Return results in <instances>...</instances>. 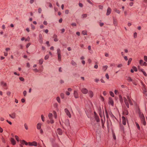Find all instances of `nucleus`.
Segmentation results:
<instances>
[{"label": "nucleus", "mask_w": 147, "mask_h": 147, "mask_svg": "<svg viewBox=\"0 0 147 147\" xmlns=\"http://www.w3.org/2000/svg\"><path fill=\"white\" fill-rule=\"evenodd\" d=\"M57 54L58 55V59L59 61H61V51L59 49H58L57 50Z\"/></svg>", "instance_id": "f257e3e1"}, {"label": "nucleus", "mask_w": 147, "mask_h": 147, "mask_svg": "<svg viewBox=\"0 0 147 147\" xmlns=\"http://www.w3.org/2000/svg\"><path fill=\"white\" fill-rule=\"evenodd\" d=\"M122 119V123L124 125H126V121L127 122V118H125L124 116H122L121 117Z\"/></svg>", "instance_id": "f03ea898"}, {"label": "nucleus", "mask_w": 147, "mask_h": 147, "mask_svg": "<svg viewBox=\"0 0 147 147\" xmlns=\"http://www.w3.org/2000/svg\"><path fill=\"white\" fill-rule=\"evenodd\" d=\"M138 114L140 120L142 119H145L144 115L143 114V113L140 112V109H139L138 111Z\"/></svg>", "instance_id": "7ed1b4c3"}, {"label": "nucleus", "mask_w": 147, "mask_h": 147, "mask_svg": "<svg viewBox=\"0 0 147 147\" xmlns=\"http://www.w3.org/2000/svg\"><path fill=\"white\" fill-rule=\"evenodd\" d=\"M28 145L29 146H37V144L36 142L33 141L32 142H29L28 143Z\"/></svg>", "instance_id": "20e7f679"}, {"label": "nucleus", "mask_w": 147, "mask_h": 147, "mask_svg": "<svg viewBox=\"0 0 147 147\" xmlns=\"http://www.w3.org/2000/svg\"><path fill=\"white\" fill-rule=\"evenodd\" d=\"M124 102L128 108H129V101L128 100H127V99L125 98L124 97L123 98Z\"/></svg>", "instance_id": "39448f33"}, {"label": "nucleus", "mask_w": 147, "mask_h": 147, "mask_svg": "<svg viewBox=\"0 0 147 147\" xmlns=\"http://www.w3.org/2000/svg\"><path fill=\"white\" fill-rule=\"evenodd\" d=\"M1 84L3 87H5V89H7V84L5 82H4L2 81L1 82Z\"/></svg>", "instance_id": "423d86ee"}, {"label": "nucleus", "mask_w": 147, "mask_h": 147, "mask_svg": "<svg viewBox=\"0 0 147 147\" xmlns=\"http://www.w3.org/2000/svg\"><path fill=\"white\" fill-rule=\"evenodd\" d=\"M65 112L66 113L67 115L70 118L71 117V115L69 111L67 109H65Z\"/></svg>", "instance_id": "0eeeda50"}, {"label": "nucleus", "mask_w": 147, "mask_h": 147, "mask_svg": "<svg viewBox=\"0 0 147 147\" xmlns=\"http://www.w3.org/2000/svg\"><path fill=\"white\" fill-rule=\"evenodd\" d=\"M38 40L39 42L40 43H42L43 42V38L42 35L41 34H40L39 35V39Z\"/></svg>", "instance_id": "6e6552de"}, {"label": "nucleus", "mask_w": 147, "mask_h": 147, "mask_svg": "<svg viewBox=\"0 0 147 147\" xmlns=\"http://www.w3.org/2000/svg\"><path fill=\"white\" fill-rule=\"evenodd\" d=\"M82 92L84 94H86L88 92V90L87 89L85 88H83L81 90Z\"/></svg>", "instance_id": "1a4fd4ad"}, {"label": "nucleus", "mask_w": 147, "mask_h": 147, "mask_svg": "<svg viewBox=\"0 0 147 147\" xmlns=\"http://www.w3.org/2000/svg\"><path fill=\"white\" fill-rule=\"evenodd\" d=\"M111 11V9L109 7H108L107 9V12L106 13V15L107 16L109 15L110 14Z\"/></svg>", "instance_id": "9d476101"}, {"label": "nucleus", "mask_w": 147, "mask_h": 147, "mask_svg": "<svg viewBox=\"0 0 147 147\" xmlns=\"http://www.w3.org/2000/svg\"><path fill=\"white\" fill-rule=\"evenodd\" d=\"M57 133L59 135H61L62 134V129L60 128H58L57 129Z\"/></svg>", "instance_id": "9b49d317"}, {"label": "nucleus", "mask_w": 147, "mask_h": 147, "mask_svg": "<svg viewBox=\"0 0 147 147\" xmlns=\"http://www.w3.org/2000/svg\"><path fill=\"white\" fill-rule=\"evenodd\" d=\"M74 96L76 98H78L79 97V95L77 91H74Z\"/></svg>", "instance_id": "f8f14e48"}, {"label": "nucleus", "mask_w": 147, "mask_h": 147, "mask_svg": "<svg viewBox=\"0 0 147 147\" xmlns=\"http://www.w3.org/2000/svg\"><path fill=\"white\" fill-rule=\"evenodd\" d=\"M127 99L128 100V101L129 102V103L130 105H133V102H132L131 100L130 99L129 96H127Z\"/></svg>", "instance_id": "ddd939ff"}, {"label": "nucleus", "mask_w": 147, "mask_h": 147, "mask_svg": "<svg viewBox=\"0 0 147 147\" xmlns=\"http://www.w3.org/2000/svg\"><path fill=\"white\" fill-rule=\"evenodd\" d=\"M53 38L54 39V40L55 42L57 41L58 40V39L57 38V36L56 34H54L53 35Z\"/></svg>", "instance_id": "4468645a"}, {"label": "nucleus", "mask_w": 147, "mask_h": 147, "mask_svg": "<svg viewBox=\"0 0 147 147\" xmlns=\"http://www.w3.org/2000/svg\"><path fill=\"white\" fill-rule=\"evenodd\" d=\"M113 23L115 26H117L118 24L117 19L114 18H113Z\"/></svg>", "instance_id": "2eb2a0df"}, {"label": "nucleus", "mask_w": 147, "mask_h": 147, "mask_svg": "<svg viewBox=\"0 0 147 147\" xmlns=\"http://www.w3.org/2000/svg\"><path fill=\"white\" fill-rule=\"evenodd\" d=\"M11 143L13 145H14L16 144V142L15 140L13 138H11Z\"/></svg>", "instance_id": "dca6fc26"}, {"label": "nucleus", "mask_w": 147, "mask_h": 147, "mask_svg": "<svg viewBox=\"0 0 147 147\" xmlns=\"http://www.w3.org/2000/svg\"><path fill=\"white\" fill-rule=\"evenodd\" d=\"M104 119H105V116L104 115ZM101 121L102 127L103 128H104V125L105 121H103L102 119H101Z\"/></svg>", "instance_id": "f3484780"}, {"label": "nucleus", "mask_w": 147, "mask_h": 147, "mask_svg": "<svg viewBox=\"0 0 147 147\" xmlns=\"http://www.w3.org/2000/svg\"><path fill=\"white\" fill-rule=\"evenodd\" d=\"M88 94L90 97V98L93 97L94 95V94L93 92L92 91H89L88 92Z\"/></svg>", "instance_id": "a211bd4d"}, {"label": "nucleus", "mask_w": 147, "mask_h": 147, "mask_svg": "<svg viewBox=\"0 0 147 147\" xmlns=\"http://www.w3.org/2000/svg\"><path fill=\"white\" fill-rule=\"evenodd\" d=\"M16 115V113H14L11 114H9V116L11 118L13 119H14L15 118Z\"/></svg>", "instance_id": "6ab92c4d"}, {"label": "nucleus", "mask_w": 147, "mask_h": 147, "mask_svg": "<svg viewBox=\"0 0 147 147\" xmlns=\"http://www.w3.org/2000/svg\"><path fill=\"white\" fill-rule=\"evenodd\" d=\"M123 113L126 115H127L128 114V112L127 109H125L123 111Z\"/></svg>", "instance_id": "aec40b11"}, {"label": "nucleus", "mask_w": 147, "mask_h": 147, "mask_svg": "<svg viewBox=\"0 0 147 147\" xmlns=\"http://www.w3.org/2000/svg\"><path fill=\"white\" fill-rule=\"evenodd\" d=\"M94 117L97 122H100V119L98 115L95 116H94Z\"/></svg>", "instance_id": "412c9836"}, {"label": "nucleus", "mask_w": 147, "mask_h": 147, "mask_svg": "<svg viewBox=\"0 0 147 147\" xmlns=\"http://www.w3.org/2000/svg\"><path fill=\"white\" fill-rule=\"evenodd\" d=\"M141 123L144 126L146 125V123L145 119L141 120Z\"/></svg>", "instance_id": "4be33fe9"}, {"label": "nucleus", "mask_w": 147, "mask_h": 147, "mask_svg": "<svg viewBox=\"0 0 147 147\" xmlns=\"http://www.w3.org/2000/svg\"><path fill=\"white\" fill-rule=\"evenodd\" d=\"M71 64L75 66H76L77 64L74 61L72 60L71 61Z\"/></svg>", "instance_id": "5701e85b"}, {"label": "nucleus", "mask_w": 147, "mask_h": 147, "mask_svg": "<svg viewBox=\"0 0 147 147\" xmlns=\"http://www.w3.org/2000/svg\"><path fill=\"white\" fill-rule=\"evenodd\" d=\"M41 127V124L40 123H38L37 125V128L38 129H40Z\"/></svg>", "instance_id": "b1692460"}, {"label": "nucleus", "mask_w": 147, "mask_h": 147, "mask_svg": "<svg viewBox=\"0 0 147 147\" xmlns=\"http://www.w3.org/2000/svg\"><path fill=\"white\" fill-rule=\"evenodd\" d=\"M135 124H136V126L137 127V128L139 130H140V126L138 123L136 122H135Z\"/></svg>", "instance_id": "393cba45"}, {"label": "nucleus", "mask_w": 147, "mask_h": 147, "mask_svg": "<svg viewBox=\"0 0 147 147\" xmlns=\"http://www.w3.org/2000/svg\"><path fill=\"white\" fill-rule=\"evenodd\" d=\"M55 118V119L57 118V114L56 112L55 111H53V112Z\"/></svg>", "instance_id": "a878e982"}, {"label": "nucleus", "mask_w": 147, "mask_h": 147, "mask_svg": "<svg viewBox=\"0 0 147 147\" xmlns=\"http://www.w3.org/2000/svg\"><path fill=\"white\" fill-rule=\"evenodd\" d=\"M127 80L129 82L132 81V80L131 79V78L130 77H128Z\"/></svg>", "instance_id": "bb28decb"}, {"label": "nucleus", "mask_w": 147, "mask_h": 147, "mask_svg": "<svg viewBox=\"0 0 147 147\" xmlns=\"http://www.w3.org/2000/svg\"><path fill=\"white\" fill-rule=\"evenodd\" d=\"M43 59H41L39 61V63L40 65H41L42 64L43 62Z\"/></svg>", "instance_id": "cd10ccee"}, {"label": "nucleus", "mask_w": 147, "mask_h": 147, "mask_svg": "<svg viewBox=\"0 0 147 147\" xmlns=\"http://www.w3.org/2000/svg\"><path fill=\"white\" fill-rule=\"evenodd\" d=\"M132 60V59L131 58L129 59L128 62V65H129L131 63V62Z\"/></svg>", "instance_id": "c85d7f7f"}, {"label": "nucleus", "mask_w": 147, "mask_h": 147, "mask_svg": "<svg viewBox=\"0 0 147 147\" xmlns=\"http://www.w3.org/2000/svg\"><path fill=\"white\" fill-rule=\"evenodd\" d=\"M82 34L84 35H86L87 34V32L86 31H83L82 32Z\"/></svg>", "instance_id": "c756f323"}, {"label": "nucleus", "mask_w": 147, "mask_h": 147, "mask_svg": "<svg viewBox=\"0 0 147 147\" xmlns=\"http://www.w3.org/2000/svg\"><path fill=\"white\" fill-rule=\"evenodd\" d=\"M105 114H106V117H107V118H109V116H108V112H107V110H106V109L105 110Z\"/></svg>", "instance_id": "7c9ffc66"}, {"label": "nucleus", "mask_w": 147, "mask_h": 147, "mask_svg": "<svg viewBox=\"0 0 147 147\" xmlns=\"http://www.w3.org/2000/svg\"><path fill=\"white\" fill-rule=\"evenodd\" d=\"M56 99L59 103H60L61 102L60 99L59 97H57L56 98Z\"/></svg>", "instance_id": "2f4dec72"}, {"label": "nucleus", "mask_w": 147, "mask_h": 147, "mask_svg": "<svg viewBox=\"0 0 147 147\" xmlns=\"http://www.w3.org/2000/svg\"><path fill=\"white\" fill-rule=\"evenodd\" d=\"M143 92L146 96L147 95V90L146 89H145L143 90Z\"/></svg>", "instance_id": "473e14b6"}, {"label": "nucleus", "mask_w": 147, "mask_h": 147, "mask_svg": "<svg viewBox=\"0 0 147 147\" xmlns=\"http://www.w3.org/2000/svg\"><path fill=\"white\" fill-rule=\"evenodd\" d=\"M53 116V115L51 113H49L48 115V117L49 119H51Z\"/></svg>", "instance_id": "72a5a7b5"}, {"label": "nucleus", "mask_w": 147, "mask_h": 147, "mask_svg": "<svg viewBox=\"0 0 147 147\" xmlns=\"http://www.w3.org/2000/svg\"><path fill=\"white\" fill-rule=\"evenodd\" d=\"M60 96L62 98H63L64 97V94L63 93H61L60 94Z\"/></svg>", "instance_id": "f704fd0d"}, {"label": "nucleus", "mask_w": 147, "mask_h": 147, "mask_svg": "<svg viewBox=\"0 0 147 147\" xmlns=\"http://www.w3.org/2000/svg\"><path fill=\"white\" fill-rule=\"evenodd\" d=\"M144 62L143 60H140V64L141 65H142L143 63H144Z\"/></svg>", "instance_id": "c9c22d12"}, {"label": "nucleus", "mask_w": 147, "mask_h": 147, "mask_svg": "<svg viewBox=\"0 0 147 147\" xmlns=\"http://www.w3.org/2000/svg\"><path fill=\"white\" fill-rule=\"evenodd\" d=\"M107 68V66H104L103 67V69L104 71H105Z\"/></svg>", "instance_id": "e433bc0d"}, {"label": "nucleus", "mask_w": 147, "mask_h": 147, "mask_svg": "<svg viewBox=\"0 0 147 147\" xmlns=\"http://www.w3.org/2000/svg\"><path fill=\"white\" fill-rule=\"evenodd\" d=\"M87 16V15L86 14H83L82 15V16L83 18L86 17Z\"/></svg>", "instance_id": "4c0bfd02"}, {"label": "nucleus", "mask_w": 147, "mask_h": 147, "mask_svg": "<svg viewBox=\"0 0 147 147\" xmlns=\"http://www.w3.org/2000/svg\"><path fill=\"white\" fill-rule=\"evenodd\" d=\"M132 68H133V69L135 71H137L138 69L136 67L134 66Z\"/></svg>", "instance_id": "58836bf2"}, {"label": "nucleus", "mask_w": 147, "mask_h": 147, "mask_svg": "<svg viewBox=\"0 0 147 147\" xmlns=\"http://www.w3.org/2000/svg\"><path fill=\"white\" fill-rule=\"evenodd\" d=\"M110 95L112 97H114V94L113 92L111 91L110 92Z\"/></svg>", "instance_id": "ea45409f"}, {"label": "nucleus", "mask_w": 147, "mask_h": 147, "mask_svg": "<svg viewBox=\"0 0 147 147\" xmlns=\"http://www.w3.org/2000/svg\"><path fill=\"white\" fill-rule=\"evenodd\" d=\"M110 103L111 105L113 106V101L112 100H110Z\"/></svg>", "instance_id": "a19ab883"}, {"label": "nucleus", "mask_w": 147, "mask_h": 147, "mask_svg": "<svg viewBox=\"0 0 147 147\" xmlns=\"http://www.w3.org/2000/svg\"><path fill=\"white\" fill-rule=\"evenodd\" d=\"M49 55H47L45 56V60H47V59H48L49 58Z\"/></svg>", "instance_id": "79ce46f5"}, {"label": "nucleus", "mask_w": 147, "mask_h": 147, "mask_svg": "<svg viewBox=\"0 0 147 147\" xmlns=\"http://www.w3.org/2000/svg\"><path fill=\"white\" fill-rule=\"evenodd\" d=\"M19 79L20 81H21L23 82L24 80V78L22 77H20L19 78Z\"/></svg>", "instance_id": "37998d69"}, {"label": "nucleus", "mask_w": 147, "mask_h": 147, "mask_svg": "<svg viewBox=\"0 0 147 147\" xmlns=\"http://www.w3.org/2000/svg\"><path fill=\"white\" fill-rule=\"evenodd\" d=\"M115 11L116 12H117L119 14L120 13V11L119 10H118L117 9H115Z\"/></svg>", "instance_id": "c03bdc74"}, {"label": "nucleus", "mask_w": 147, "mask_h": 147, "mask_svg": "<svg viewBox=\"0 0 147 147\" xmlns=\"http://www.w3.org/2000/svg\"><path fill=\"white\" fill-rule=\"evenodd\" d=\"M15 138L17 141L18 142L19 141V138L18 136H15Z\"/></svg>", "instance_id": "a18cd8bd"}, {"label": "nucleus", "mask_w": 147, "mask_h": 147, "mask_svg": "<svg viewBox=\"0 0 147 147\" xmlns=\"http://www.w3.org/2000/svg\"><path fill=\"white\" fill-rule=\"evenodd\" d=\"M41 118L42 119V120L43 121H44V118L43 115H41Z\"/></svg>", "instance_id": "49530a36"}, {"label": "nucleus", "mask_w": 147, "mask_h": 147, "mask_svg": "<svg viewBox=\"0 0 147 147\" xmlns=\"http://www.w3.org/2000/svg\"><path fill=\"white\" fill-rule=\"evenodd\" d=\"M23 95L24 96H25L27 94V92L25 90L23 92Z\"/></svg>", "instance_id": "de8ad7c7"}, {"label": "nucleus", "mask_w": 147, "mask_h": 147, "mask_svg": "<svg viewBox=\"0 0 147 147\" xmlns=\"http://www.w3.org/2000/svg\"><path fill=\"white\" fill-rule=\"evenodd\" d=\"M134 37L135 38H136L137 36V33L136 32H134Z\"/></svg>", "instance_id": "09e8293b"}, {"label": "nucleus", "mask_w": 147, "mask_h": 147, "mask_svg": "<svg viewBox=\"0 0 147 147\" xmlns=\"http://www.w3.org/2000/svg\"><path fill=\"white\" fill-rule=\"evenodd\" d=\"M33 71L34 72H38L39 71L36 68L34 69H33Z\"/></svg>", "instance_id": "8fccbe9b"}, {"label": "nucleus", "mask_w": 147, "mask_h": 147, "mask_svg": "<svg viewBox=\"0 0 147 147\" xmlns=\"http://www.w3.org/2000/svg\"><path fill=\"white\" fill-rule=\"evenodd\" d=\"M38 12L39 13H40L41 12L42 9L40 8H39L38 9Z\"/></svg>", "instance_id": "3c124183"}, {"label": "nucleus", "mask_w": 147, "mask_h": 147, "mask_svg": "<svg viewBox=\"0 0 147 147\" xmlns=\"http://www.w3.org/2000/svg\"><path fill=\"white\" fill-rule=\"evenodd\" d=\"M144 59L146 61H147V56H144Z\"/></svg>", "instance_id": "603ef678"}, {"label": "nucleus", "mask_w": 147, "mask_h": 147, "mask_svg": "<svg viewBox=\"0 0 147 147\" xmlns=\"http://www.w3.org/2000/svg\"><path fill=\"white\" fill-rule=\"evenodd\" d=\"M105 76L107 79H109V76L108 74H106L105 75Z\"/></svg>", "instance_id": "864d4df0"}, {"label": "nucleus", "mask_w": 147, "mask_h": 147, "mask_svg": "<svg viewBox=\"0 0 147 147\" xmlns=\"http://www.w3.org/2000/svg\"><path fill=\"white\" fill-rule=\"evenodd\" d=\"M26 141L24 140H22L21 142V143L22 144H25V142Z\"/></svg>", "instance_id": "5fc2aeb1"}, {"label": "nucleus", "mask_w": 147, "mask_h": 147, "mask_svg": "<svg viewBox=\"0 0 147 147\" xmlns=\"http://www.w3.org/2000/svg\"><path fill=\"white\" fill-rule=\"evenodd\" d=\"M71 25L73 26H76V24L75 23H72V24H71Z\"/></svg>", "instance_id": "6e6d98bb"}, {"label": "nucleus", "mask_w": 147, "mask_h": 147, "mask_svg": "<svg viewBox=\"0 0 147 147\" xmlns=\"http://www.w3.org/2000/svg\"><path fill=\"white\" fill-rule=\"evenodd\" d=\"M143 74L146 76H147V74L146 72L144 71L142 72Z\"/></svg>", "instance_id": "4d7b16f0"}, {"label": "nucleus", "mask_w": 147, "mask_h": 147, "mask_svg": "<svg viewBox=\"0 0 147 147\" xmlns=\"http://www.w3.org/2000/svg\"><path fill=\"white\" fill-rule=\"evenodd\" d=\"M46 43L48 47H49L50 46L49 42V41H47L46 42Z\"/></svg>", "instance_id": "13d9d810"}, {"label": "nucleus", "mask_w": 147, "mask_h": 147, "mask_svg": "<svg viewBox=\"0 0 147 147\" xmlns=\"http://www.w3.org/2000/svg\"><path fill=\"white\" fill-rule=\"evenodd\" d=\"M69 11L68 9H66L65 10V13L66 14H68L69 13Z\"/></svg>", "instance_id": "bf43d9fd"}, {"label": "nucleus", "mask_w": 147, "mask_h": 147, "mask_svg": "<svg viewBox=\"0 0 147 147\" xmlns=\"http://www.w3.org/2000/svg\"><path fill=\"white\" fill-rule=\"evenodd\" d=\"M43 23L45 25H47V22L45 21H44Z\"/></svg>", "instance_id": "052dcab7"}, {"label": "nucleus", "mask_w": 147, "mask_h": 147, "mask_svg": "<svg viewBox=\"0 0 147 147\" xmlns=\"http://www.w3.org/2000/svg\"><path fill=\"white\" fill-rule=\"evenodd\" d=\"M79 6L81 7H82L83 6V4L81 3H79Z\"/></svg>", "instance_id": "680f3d73"}, {"label": "nucleus", "mask_w": 147, "mask_h": 147, "mask_svg": "<svg viewBox=\"0 0 147 147\" xmlns=\"http://www.w3.org/2000/svg\"><path fill=\"white\" fill-rule=\"evenodd\" d=\"M147 63L146 62H144V63H143V64L142 65V66L144 65V66H147Z\"/></svg>", "instance_id": "e2e57ef3"}, {"label": "nucleus", "mask_w": 147, "mask_h": 147, "mask_svg": "<svg viewBox=\"0 0 147 147\" xmlns=\"http://www.w3.org/2000/svg\"><path fill=\"white\" fill-rule=\"evenodd\" d=\"M65 94L66 95H68V96L69 95V94H70V93L69 91L66 92Z\"/></svg>", "instance_id": "0e129e2a"}, {"label": "nucleus", "mask_w": 147, "mask_h": 147, "mask_svg": "<svg viewBox=\"0 0 147 147\" xmlns=\"http://www.w3.org/2000/svg\"><path fill=\"white\" fill-rule=\"evenodd\" d=\"M24 126H25V128L26 129H28V126H27V125L26 124H25V125H24Z\"/></svg>", "instance_id": "69168bd1"}, {"label": "nucleus", "mask_w": 147, "mask_h": 147, "mask_svg": "<svg viewBox=\"0 0 147 147\" xmlns=\"http://www.w3.org/2000/svg\"><path fill=\"white\" fill-rule=\"evenodd\" d=\"M105 56L106 57H108L109 56V54L108 53H105Z\"/></svg>", "instance_id": "338daca9"}, {"label": "nucleus", "mask_w": 147, "mask_h": 147, "mask_svg": "<svg viewBox=\"0 0 147 147\" xmlns=\"http://www.w3.org/2000/svg\"><path fill=\"white\" fill-rule=\"evenodd\" d=\"M44 31L45 32V33L47 34L49 32V30L48 29H46L44 30Z\"/></svg>", "instance_id": "774afa93"}]
</instances>
